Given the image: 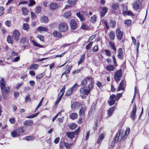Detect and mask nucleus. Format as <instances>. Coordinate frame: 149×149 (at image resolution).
<instances>
[{
    "label": "nucleus",
    "instance_id": "obj_1",
    "mask_svg": "<svg viewBox=\"0 0 149 149\" xmlns=\"http://www.w3.org/2000/svg\"><path fill=\"white\" fill-rule=\"evenodd\" d=\"M93 86L91 84H89L88 88V89L85 88V87H82L80 88L79 92L81 95H88L90 92L92 90L93 88Z\"/></svg>",
    "mask_w": 149,
    "mask_h": 149
},
{
    "label": "nucleus",
    "instance_id": "obj_2",
    "mask_svg": "<svg viewBox=\"0 0 149 149\" xmlns=\"http://www.w3.org/2000/svg\"><path fill=\"white\" fill-rule=\"evenodd\" d=\"M126 136L125 135V132L123 130H120L117 133L115 138V142L120 141L122 139Z\"/></svg>",
    "mask_w": 149,
    "mask_h": 149
},
{
    "label": "nucleus",
    "instance_id": "obj_3",
    "mask_svg": "<svg viewBox=\"0 0 149 149\" xmlns=\"http://www.w3.org/2000/svg\"><path fill=\"white\" fill-rule=\"evenodd\" d=\"M10 88V86H7L6 85L1 87V91L4 99L5 100L7 99V97L6 95L9 92Z\"/></svg>",
    "mask_w": 149,
    "mask_h": 149
},
{
    "label": "nucleus",
    "instance_id": "obj_4",
    "mask_svg": "<svg viewBox=\"0 0 149 149\" xmlns=\"http://www.w3.org/2000/svg\"><path fill=\"white\" fill-rule=\"evenodd\" d=\"M90 82L89 84H91L93 86V79L91 77H87L83 79L81 81V85L83 87H86L88 82Z\"/></svg>",
    "mask_w": 149,
    "mask_h": 149
},
{
    "label": "nucleus",
    "instance_id": "obj_5",
    "mask_svg": "<svg viewBox=\"0 0 149 149\" xmlns=\"http://www.w3.org/2000/svg\"><path fill=\"white\" fill-rule=\"evenodd\" d=\"M68 28V26L67 24L65 22H62L59 24L58 29L59 31L61 32H64Z\"/></svg>",
    "mask_w": 149,
    "mask_h": 149
},
{
    "label": "nucleus",
    "instance_id": "obj_6",
    "mask_svg": "<svg viewBox=\"0 0 149 149\" xmlns=\"http://www.w3.org/2000/svg\"><path fill=\"white\" fill-rule=\"evenodd\" d=\"M79 86L77 84H75L72 87L70 88L66 91L65 95L66 96H69L72 93L75 91Z\"/></svg>",
    "mask_w": 149,
    "mask_h": 149
},
{
    "label": "nucleus",
    "instance_id": "obj_7",
    "mask_svg": "<svg viewBox=\"0 0 149 149\" xmlns=\"http://www.w3.org/2000/svg\"><path fill=\"white\" fill-rule=\"evenodd\" d=\"M133 9L136 10L141 8V5L140 1L139 0H136L132 4Z\"/></svg>",
    "mask_w": 149,
    "mask_h": 149
},
{
    "label": "nucleus",
    "instance_id": "obj_8",
    "mask_svg": "<svg viewBox=\"0 0 149 149\" xmlns=\"http://www.w3.org/2000/svg\"><path fill=\"white\" fill-rule=\"evenodd\" d=\"M108 102L110 106H111L114 104L116 101L118 100V97H116L115 95H113L110 96Z\"/></svg>",
    "mask_w": 149,
    "mask_h": 149
},
{
    "label": "nucleus",
    "instance_id": "obj_9",
    "mask_svg": "<svg viewBox=\"0 0 149 149\" xmlns=\"http://www.w3.org/2000/svg\"><path fill=\"white\" fill-rule=\"evenodd\" d=\"M136 106L135 104H134L133 106L132 109L131 115V118L134 120L136 117Z\"/></svg>",
    "mask_w": 149,
    "mask_h": 149
},
{
    "label": "nucleus",
    "instance_id": "obj_10",
    "mask_svg": "<svg viewBox=\"0 0 149 149\" xmlns=\"http://www.w3.org/2000/svg\"><path fill=\"white\" fill-rule=\"evenodd\" d=\"M13 36L15 40H18L20 36V33L19 31L17 30H15L13 32Z\"/></svg>",
    "mask_w": 149,
    "mask_h": 149
},
{
    "label": "nucleus",
    "instance_id": "obj_11",
    "mask_svg": "<svg viewBox=\"0 0 149 149\" xmlns=\"http://www.w3.org/2000/svg\"><path fill=\"white\" fill-rule=\"evenodd\" d=\"M122 76L121 71L120 70L117 71L115 74L114 78L116 81H118L119 80V78Z\"/></svg>",
    "mask_w": 149,
    "mask_h": 149
},
{
    "label": "nucleus",
    "instance_id": "obj_12",
    "mask_svg": "<svg viewBox=\"0 0 149 149\" xmlns=\"http://www.w3.org/2000/svg\"><path fill=\"white\" fill-rule=\"evenodd\" d=\"M116 35L119 40H120L122 39L123 36V33L119 28H118L116 30Z\"/></svg>",
    "mask_w": 149,
    "mask_h": 149
},
{
    "label": "nucleus",
    "instance_id": "obj_13",
    "mask_svg": "<svg viewBox=\"0 0 149 149\" xmlns=\"http://www.w3.org/2000/svg\"><path fill=\"white\" fill-rule=\"evenodd\" d=\"M70 25L71 29L72 30L75 29L77 27V23L74 19H72L71 20Z\"/></svg>",
    "mask_w": 149,
    "mask_h": 149
},
{
    "label": "nucleus",
    "instance_id": "obj_14",
    "mask_svg": "<svg viewBox=\"0 0 149 149\" xmlns=\"http://www.w3.org/2000/svg\"><path fill=\"white\" fill-rule=\"evenodd\" d=\"M71 12L69 11H67L64 13L63 16L66 19H70L71 18Z\"/></svg>",
    "mask_w": 149,
    "mask_h": 149
},
{
    "label": "nucleus",
    "instance_id": "obj_15",
    "mask_svg": "<svg viewBox=\"0 0 149 149\" xmlns=\"http://www.w3.org/2000/svg\"><path fill=\"white\" fill-rule=\"evenodd\" d=\"M33 124V122L31 120H26L24 121L23 122V125L25 126H31Z\"/></svg>",
    "mask_w": 149,
    "mask_h": 149
},
{
    "label": "nucleus",
    "instance_id": "obj_16",
    "mask_svg": "<svg viewBox=\"0 0 149 149\" xmlns=\"http://www.w3.org/2000/svg\"><path fill=\"white\" fill-rule=\"evenodd\" d=\"M125 83V82L124 81H122L121 82L119 85L118 91H119L120 90H124V86Z\"/></svg>",
    "mask_w": 149,
    "mask_h": 149
},
{
    "label": "nucleus",
    "instance_id": "obj_17",
    "mask_svg": "<svg viewBox=\"0 0 149 149\" xmlns=\"http://www.w3.org/2000/svg\"><path fill=\"white\" fill-rule=\"evenodd\" d=\"M37 30L40 32H47L48 31V29L46 27L40 26L37 28Z\"/></svg>",
    "mask_w": 149,
    "mask_h": 149
},
{
    "label": "nucleus",
    "instance_id": "obj_18",
    "mask_svg": "<svg viewBox=\"0 0 149 149\" xmlns=\"http://www.w3.org/2000/svg\"><path fill=\"white\" fill-rule=\"evenodd\" d=\"M12 136L13 137H17L19 135V132L17 130H15L11 132Z\"/></svg>",
    "mask_w": 149,
    "mask_h": 149
},
{
    "label": "nucleus",
    "instance_id": "obj_19",
    "mask_svg": "<svg viewBox=\"0 0 149 149\" xmlns=\"http://www.w3.org/2000/svg\"><path fill=\"white\" fill-rule=\"evenodd\" d=\"M53 35L56 38H61V34L59 32L54 31L53 33Z\"/></svg>",
    "mask_w": 149,
    "mask_h": 149
},
{
    "label": "nucleus",
    "instance_id": "obj_20",
    "mask_svg": "<svg viewBox=\"0 0 149 149\" xmlns=\"http://www.w3.org/2000/svg\"><path fill=\"white\" fill-rule=\"evenodd\" d=\"M6 85V81L3 78H1L0 80V87Z\"/></svg>",
    "mask_w": 149,
    "mask_h": 149
},
{
    "label": "nucleus",
    "instance_id": "obj_21",
    "mask_svg": "<svg viewBox=\"0 0 149 149\" xmlns=\"http://www.w3.org/2000/svg\"><path fill=\"white\" fill-rule=\"evenodd\" d=\"M74 133L73 132H67L66 134L68 137L72 139L74 136Z\"/></svg>",
    "mask_w": 149,
    "mask_h": 149
},
{
    "label": "nucleus",
    "instance_id": "obj_22",
    "mask_svg": "<svg viewBox=\"0 0 149 149\" xmlns=\"http://www.w3.org/2000/svg\"><path fill=\"white\" fill-rule=\"evenodd\" d=\"M50 8L52 10H54L57 8V5L56 3H51L49 5Z\"/></svg>",
    "mask_w": 149,
    "mask_h": 149
},
{
    "label": "nucleus",
    "instance_id": "obj_23",
    "mask_svg": "<svg viewBox=\"0 0 149 149\" xmlns=\"http://www.w3.org/2000/svg\"><path fill=\"white\" fill-rule=\"evenodd\" d=\"M72 65H71L69 66L68 68L67 69V70L64 72L62 74L61 77L62 78V76L65 74H67L69 73L71 70V68H72Z\"/></svg>",
    "mask_w": 149,
    "mask_h": 149
},
{
    "label": "nucleus",
    "instance_id": "obj_24",
    "mask_svg": "<svg viewBox=\"0 0 149 149\" xmlns=\"http://www.w3.org/2000/svg\"><path fill=\"white\" fill-rule=\"evenodd\" d=\"M32 37H30V40L33 43V45L35 46L39 47H42V45H41L39 44H38L35 42L34 40H32Z\"/></svg>",
    "mask_w": 149,
    "mask_h": 149
},
{
    "label": "nucleus",
    "instance_id": "obj_25",
    "mask_svg": "<svg viewBox=\"0 0 149 149\" xmlns=\"http://www.w3.org/2000/svg\"><path fill=\"white\" fill-rule=\"evenodd\" d=\"M119 4L117 3H113L112 6V7L114 11L118 10L119 8Z\"/></svg>",
    "mask_w": 149,
    "mask_h": 149
},
{
    "label": "nucleus",
    "instance_id": "obj_26",
    "mask_svg": "<svg viewBox=\"0 0 149 149\" xmlns=\"http://www.w3.org/2000/svg\"><path fill=\"white\" fill-rule=\"evenodd\" d=\"M115 109V107L113 106L110 108L108 111V116H111L113 113Z\"/></svg>",
    "mask_w": 149,
    "mask_h": 149
},
{
    "label": "nucleus",
    "instance_id": "obj_27",
    "mask_svg": "<svg viewBox=\"0 0 149 149\" xmlns=\"http://www.w3.org/2000/svg\"><path fill=\"white\" fill-rule=\"evenodd\" d=\"M40 21L42 22L47 23L48 22V17L45 16H43L41 18Z\"/></svg>",
    "mask_w": 149,
    "mask_h": 149
},
{
    "label": "nucleus",
    "instance_id": "obj_28",
    "mask_svg": "<svg viewBox=\"0 0 149 149\" xmlns=\"http://www.w3.org/2000/svg\"><path fill=\"white\" fill-rule=\"evenodd\" d=\"M85 110L86 109L85 108H84L83 107H81L80 109L79 112V116H84L85 113Z\"/></svg>",
    "mask_w": 149,
    "mask_h": 149
},
{
    "label": "nucleus",
    "instance_id": "obj_29",
    "mask_svg": "<svg viewBox=\"0 0 149 149\" xmlns=\"http://www.w3.org/2000/svg\"><path fill=\"white\" fill-rule=\"evenodd\" d=\"M107 10L108 9L106 7H103L102 9V11L101 14V16H104L107 13Z\"/></svg>",
    "mask_w": 149,
    "mask_h": 149
},
{
    "label": "nucleus",
    "instance_id": "obj_30",
    "mask_svg": "<svg viewBox=\"0 0 149 149\" xmlns=\"http://www.w3.org/2000/svg\"><path fill=\"white\" fill-rule=\"evenodd\" d=\"M106 68L109 71H112L115 68L113 65H109L106 67Z\"/></svg>",
    "mask_w": 149,
    "mask_h": 149
},
{
    "label": "nucleus",
    "instance_id": "obj_31",
    "mask_svg": "<svg viewBox=\"0 0 149 149\" xmlns=\"http://www.w3.org/2000/svg\"><path fill=\"white\" fill-rule=\"evenodd\" d=\"M118 57L121 58L123 57L122 49L121 48H119L118 50Z\"/></svg>",
    "mask_w": 149,
    "mask_h": 149
},
{
    "label": "nucleus",
    "instance_id": "obj_32",
    "mask_svg": "<svg viewBox=\"0 0 149 149\" xmlns=\"http://www.w3.org/2000/svg\"><path fill=\"white\" fill-rule=\"evenodd\" d=\"M77 125L74 123H72L68 125L69 128L72 130H74L76 127Z\"/></svg>",
    "mask_w": 149,
    "mask_h": 149
},
{
    "label": "nucleus",
    "instance_id": "obj_33",
    "mask_svg": "<svg viewBox=\"0 0 149 149\" xmlns=\"http://www.w3.org/2000/svg\"><path fill=\"white\" fill-rule=\"evenodd\" d=\"M38 66V65L36 64H32L29 67V69L31 70L36 69Z\"/></svg>",
    "mask_w": 149,
    "mask_h": 149
},
{
    "label": "nucleus",
    "instance_id": "obj_34",
    "mask_svg": "<svg viewBox=\"0 0 149 149\" xmlns=\"http://www.w3.org/2000/svg\"><path fill=\"white\" fill-rule=\"evenodd\" d=\"M22 11L23 15H27L28 11L27 10L26 8H22Z\"/></svg>",
    "mask_w": 149,
    "mask_h": 149
},
{
    "label": "nucleus",
    "instance_id": "obj_35",
    "mask_svg": "<svg viewBox=\"0 0 149 149\" xmlns=\"http://www.w3.org/2000/svg\"><path fill=\"white\" fill-rule=\"evenodd\" d=\"M64 144L65 147L67 149H70L73 145L72 143H70L67 142H64Z\"/></svg>",
    "mask_w": 149,
    "mask_h": 149
},
{
    "label": "nucleus",
    "instance_id": "obj_36",
    "mask_svg": "<svg viewBox=\"0 0 149 149\" xmlns=\"http://www.w3.org/2000/svg\"><path fill=\"white\" fill-rule=\"evenodd\" d=\"M29 27L28 24L26 23L23 24L22 26V29L23 30L28 31L29 29Z\"/></svg>",
    "mask_w": 149,
    "mask_h": 149
},
{
    "label": "nucleus",
    "instance_id": "obj_37",
    "mask_svg": "<svg viewBox=\"0 0 149 149\" xmlns=\"http://www.w3.org/2000/svg\"><path fill=\"white\" fill-rule=\"evenodd\" d=\"M39 113L38 112L30 116H26V118H32L36 117L39 114Z\"/></svg>",
    "mask_w": 149,
    "mask_h": 149
},
{
    "label": "nucleus",
    "instance_id": "obj_38",
    "mask_svg": "<svg viewBox=\"0 0 149 149\" xmlns=\"http://www.w3.org/2000/svg\"><path fill=\"white\" fill-rule=\"evenodd\" d=\"M104 136L103 134H101L100 136L98 138L97 141V143H100L101 142V141L104 138Z\"/></svg>",
    "mask_w": 149,
    "mask_h": 149
},
{
    "label": "nucleus",
    "instance_id": "obj_39",
    "mask_svg": "<svg viewBox=\"0 0 149 149\" xmlns=\"http://www.w3.org/2000/svg\"><path fill=\"white\" fill-rule=\"evenodd\" d=\"M65 86H64L63 88L61 90L60 93H59V94H60V96L61 97H62L64 93L65 92Z\"/></svg>",
    "mask_w": 149,
    "mask_h": 149
},
{
    "label": "nucleus",
    "instance_id": "obj_40",
    "mask_svg": "<svg viewBox=\"0 0 149 149\" xmlns=\"http://www.w3.org/2000/svg\"><path fill=\"white\" fill-rule=\"evenodd\" d=\"M110 46L116 52V49L115 47V45L114 43L112 42H109Z\"/></svg>",
    "mask_w": 149,
    "mask_h": 149
},
{
    "label": "nucleus",
    "instance_id": "obj_41",
    "mask_svg": "<svg viewBox=\"0 0 149 149\" xmlns=\"http://www.w3.org/2000/svg\"><path fill=\"white\" fill-rule=\"evenodd\" d=\"M109 36L110 39L111 40H113L115 36L114 33L113 31H111L109 33Z\"/></svg>",
    "mask_w": 149,
    "mask_h": 149
},
{
    "label": "nucleus",
    "instance_id": "obj_42",
    "mask_svg": "<svg viewBox=\"0 0 149 149\" xmlns=\"http://www.w3.org/2000/svg\"><path fill=\"white\" fill-rule=\"evenodd\" d=\"M77 0H68V2L70 5H74L76 3Z\"/></svg>",
    "mask_w": 149,
    "mask_h": 149
},
{
    "label": "nucleus",
    "instance_id": "obj_43",
    "mask_svg": "<svg viewBox=\"0 0 149 149\" xmlns=\"http://www.w3.org/2000/svg\"><path fill=\"white\" fill-rule=\"evenodd\" d=\"M45 75L44 73H40L37 74L36 76V78L37 79H40L42 78Z\"/></svg>",
    "mask_w": 149,
    "mask_h": 149
},
{
    "label": "nucleus",
    "instance_id": "obj_44",
    "mask_svg": "<svg viewBox=\"0 0 149 149\" xmlns=\"http://www.w3.org/2000/svg\"><path fill=\"white\" fill-rule=\"evenodd\" d=\"M76 15L79 18L81 21L84 20V19L83 16L80 15V12H79L76 14Z\"/></svg>",
    "mask_w": 149,
    "mask_h": 149
},
{
    "label": "nucleus",
    "instance_id": "obj_45",
    "mask_svg": "<svg viewBox=\"0 0 149 149\" xmlns=\"http://www.w3.org/2000/svg\"><path fill=\"white\" fill-rule=\"evenodd\" d=\"M124 23L126 26H129L131 24V21L130 20L127 19L125 21Z\"/></svg>",
    "mask_w": 149,
    "mask_h": 149
},
{
    "label": "nucleus",
    "instance_id": "obj_46",
    "mask_svg": "<svg viewBox=\"0 0 149 149\" xmlns=\"http://www.w3.org/2000/svg\"><path fill=\"white\" fill-rule=\"evenodd\" d=\"M70 118L72 120L76 119L77 117V114L75 113H73L70 115Z\"/></svg>",
    "mask_w": 149,
    "mask_h": 149
},
{
    "label": "nucleus",
    "instance_id": "obj_47",
    "mask_svg": "<svg viewBox=\"0 0 149 149\" xmlns=\"http://www.w3.org/2000/svg\"><path fill=\"white\" fill-rule=\"evenodd\" d=\"M36 37L38 38L40 41L43 42L44 40V37L42 35H38Z\"/></svg>",
    "mask_w": 149,
    "mask_h": 149
},
{
    "label": "nucleus",
    "instance_id": "obj_48",
    "mask_svg": "<svg viewBox=\"0 0 149 149\" xmlns=\"http://www.w3.org/2000/svg\"><path fill=\"white\" fill-rule=\"evenodd\" d=\"M81 27L82 29L84 30L87 29L89 28L88 26L84 23H83L82 24Z\"/></svg>",
    "mask_w": 149,
    "mask_h": 149
},
{
    "label": "nucleus",
    "instance_id": "obj_49",
    "mask_svg": "<svg viewBox=\"0 0 149 149\" xmlns=\"http://www.w3.org/2000/svg\"><path fill=\"white\" fill-rule=\"evenodd\" d=\"M96 17L95 15L92 16L91 18V22L92 23H95L96 21Z\"/></svg>",
    "mask_w": 149,
    "mask_h": 149
},
{
    "label": "nucleus",
    "instance_id": "obj_50",
    "mask_svg": "<svg viewBox=\"0 0 149 149\" xmlns=\"http://www.w3.org/2000/svg\"><path fill=\"white\" fill-rule=\"evenodd\" d=\"M5 25L8 27H10L11 25V22L10 21L7 20L5 22Z\"/></svg>",
    "mask_w": 149,
    "mask_h": 149
},
{
    "label": "nucleus",
    "instance_id": "obj_51",
    "mask_svg": "<svg viewBox=\"0 0 149 149\" xmlns=\"http://www.w3.org/2000/svg\"><path fill=\"white\" fill-rule=\"evenodd\" d=\"M127 8L126 6H124L123 9V13L124 15H125V14L127 11Z\"/></svg>",
    "mask_w": 149,
    "mask_h": 149
},
{
    "label": "nucleus",
    "instance_id": "obj_52",
    "mask_svg": "<svg viewBox=\"0 0 149 149\" xmlns=\"http://www.w3.org/2000/svg\"><path fill=\"white\" fill-rule=\"evenodd\" d=\"M85 58V56L84 55H83L82 57L81 58L80 60L78 62V64L79 65V64L81 63L84 60Z\"/></svg>",
    "mask_w": 149,
    "mask_h": 149
},
{
    "label": "nucleus",
    "instance_id": "obj_53",
    "mask_svg": "<svg viewBox=\"0 0 149 149\" xmlns=\"http://www.w3.org/2000/svg\"><path fill=\"white\" fill-rule=\"evenodd\" d=\"M98 50V47L97 45H95L93 48L92 51L93 52H96Z\"/></svg>",
    "mask_w": 149,
    "mask_h": 149
},
{
    "label": "nucleus",
    "instance_id": "obj_54",
    "mask_svg": "<svg viewBox=\"0 0 149 149\" xmlns=\"http://www.w3.org/2000/svg\"><path fill=\"white\" fill-rule=\"evenodd\" d=\"M7 41L9 43H12L13 39L12 37L10 36H8L7 37Z\"/></svg>",
    "mask_w": 149,
    "mask_h": 149
},
{
    "label": "nucleus",
    "instance_id": "obj_55",
    "mask_svg": "<svg viewBox=\"0 0 149 149\" xmlns=\"http://www.w3.org/2000/svg\"><path fill=\"white\" fill-rule=\"evenodd\" d=\"M82 69L83 68H81L79 69L74 70L72 72V73L73 74H77L78 73L80 72V71L82 70Z\"/></svg>",
    "mask_w": 149,
    "mask_h": 149
},
{
    "label": "nucleus",
    "instance_id": "obj_56",
    "mask_svg": "<svg viewBox=\"0 0 149 149\" xmlns=\"http://www.w3.org/2000/svg\"><path fill=\"white\" fill-rule=\"evenodd\" d=\"M35 12L37 13H40L41 12V8L40 7H37L35 9Z\"/></svg>",
    "mask_w": 149,
    "mask_h": 149
},
{
    "label": "nucleus",
    "instance_id": "obj_57",
    "mask_svg": "<svg viewBox=\"0 0 149 149\" xmlns=\"http://www.w3.org/2000/svg\"><path fill=\"white\" fill-rule=\"evenodd\" d=\"M29 1L30 3L28 4L29 6H31L36 4V2L34 0H30Z\"/></svg>",
    "mask_w": 149,
    "mask_h": 149
},
{
    "label": "nucleus",
    "instance_id": "obj_58",
    "mask_svg": "<svg viewBox=\"0 0 149 149\" xmlns=\"http://www.w3.org/2000/svg\"><path fill=\"white\" fill-rule=\"evenodd\" d=\"M93 42H91L89 44H88L86 47V49L87 50L89 49L92 45Z\"/></svg>",
    "mask_w": 149,
    "mask_h": 149
},
{
    "label": "nucleus",
    "instance_id": "obj_59",
    "mask_svg": "<svg viewBox=\"0 0 149 149\" xmlns=\"http://www.w3.org/2000/svg\"><path fill=\"white\" fill-rule=\"evenodd\" d=\"M124 15L134 16V15L132 13L131 11H128L126 13L125 15Z\"/></svg>",
    "mask_w": 149,
    "mask_h": 149
},
{
    "label": "nucleus",
    "instance_id": "obj_60",
    "mask_svg": "<svg viewBox=\"0 0 149 149\" xmlns=\"http://www.w3.org/2000/svg\"><path fill=\"white\" fill-rule=\"evenodd\" d=\"M110 24L111 27H113L116 24V22L115 21H111L110 22Z\"/></svg>",
    "mask_w": 149,
    "mask_h": 149
},
{
    "label": "nucleus",
    "instance_id": "obj_61",
    "mask_svg": "<svg viewBox=\"0 0 149 149\" xmlns=\"http://www.w3.org/2000/svg\"><path fill=\"white\" fill-rule=\"evenodd\" d=\"M130 128L129 127L127 128L125 132V135L126 136L130 132Z\"/></svg>",
    "mask_w": 149,
    "mask_h": 149
},
{
    "label": "nucleus",
    "instance_id": "obj_62",
    "mask_svg": "<svg viewBox=\"0 0 149 149\" xmlns=\"http://www.w3.org/2000/svg\"><path fill=\"white\" fill-rule=\"evenodd\" d=\"M95 37V35H93L91 37L89 38V39L88 42H91L93 39H94Z\"/></svg>",
    "mask_w": 149,
    "mask_h": 149
},
{
    "label": "nucleus",
    "instance_id": "obj_63",
    "mask_svg": "<svg viewBox=\"0 0 149 149\" xmlns=\"http://www.w3.org/2000/svg\"><path fill=\"white\" fill-rule=\"evenodd\" d=\"M9 120L10 123L12 124H14L15 122V119L14 118H10Z\"/></svg>",
    "mask_w": 149,
    "mask_h": 149
},
{
    "label": "nucleus",
    "instance_id": "obj_64",
    "mask_svg": "<svg viewBox=\"0 0 149 149\" xmlns=\"http://www.w3.org/2000/svg\"><path fill=\"white\" fill-rule=\"evenodd\" d=\"M31 18L32 19H34L36 17V15L33 12H31Z\"/></svg>",
    "mask_w": 149,
    "mask_h": 149
}]
</instances>
